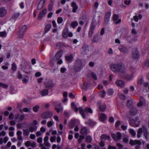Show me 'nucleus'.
<instances>
[{
  "label": "nucleus",
  "instance_id": "obj_1",
  "mask_svg": "<svg viewBox=\"0 0 149 149\" xmlns=\"http://www.w3.org/2000/svg\"><path fill=\"white\" fill-rule=\"evenodd\" d=\"M110 66L111 70L114 72H119L124 73L126 71L125 66L122 63L112 64Z\"/></svg>",
  "mask_w": 149,
  "mask_h": 149
},
{
  "label": "nucleus",
  "instance_id": "obj_2",
  "mask_svg": "<svg viewBox=\"0 0 149 149\" xmlns=\"http://www.w3.org/2000/svg\"><path fill=\"white\" fill-rule=\"evenodd\" d=\"M71 106L73 109H74L75 112L78 111L79 110V113L82 116V117L84 118H85V116L84 113V111L82 107H80L78 109L76 107L74 102L71 103Z\"/></svg>",
  "mask_w": 149,
  "mask_h": 149
},
{
  "label": "nucleus",
  "instance_id": "obj_3",
  "mask_svg": "<svg viewBox=\"0 0 149 149\" xmlns=\"http://www.w3.org/2000/svg\"><path fill=\"white\" fill-rule=\"evenodd\" d=\"M27 28V26L24 25L22 26L17 33L18 37L22 38H23L24 33L26 32Z\"/></svg>",
  "mask_w": 149,
  "mask_h": 149
},
{
  "label": "nucleus",
  "instance_id": "obj_4",
  "mask_svg": "<svg viewBox=\"0 0 149 149\" xmlns=\"http://www.w3.org/2000/svg\"><path fill=\"white\" fill-rule=\"evenodd\" d=\"M82 67V63L81 60L77 59L75 64L74 70L75 71L78 72L81 70Z\"/></svg>",
  "mask_w": 149,
  "mask_h": 149
},
{
  "label": "nucleus",
  "instance_id": "obj_5",
  "mask_svg": "<svg viewBox=\"0 0 149 149\" xmlns=\"http://www.w3.org/2000/svg\"><path fill=\"white\" fill-rule=\"evenodd\" d=\"M53 105L55 107V109L58 113H59L60 111H63V107L61 106L60 102L57 101H55L53 103Z\"/></svg>",
  "mask_w": 149,
  "mask_h": 149
},
{
  "label": "nucleus",
  "instance_id": "obj_6",
  "mask_svg": "<svg viewBox=\"0 0 149 149\" xmlns=\"http://www.w3.org/2000/svg\"><path fill=\"white\" fill-rule=\"evenodd\" d=\"M24 116L23 115L17 114L15 115L14 118L15 120L17 122H20L24 119Z\"/></svg>",
  "mask_w": 149,
  "mask_h": 149
},
{
  "label": "nucleus",
  "instance_id": "obj_7",
  "mask_svg": "<svg viewBox=\"0 0 149 149\" xmlns=\"http://www.w3.org/2000/svg\"><path fill=\"white\" fill-rule=\"evenodd\" d=\"M112 138L116 141H118L121 139L122 137L121 134L120 132H118L116 134H112Z\"/></svg>",
  "mask_w": 149,
  "mask_h": 149
},
{
  "label": "nucleus",
  "instance_id": "obj_8",
  "mask_svg": "<svg viewBox=\"0 0 149 149\" xmlns=\"http://www.w3.org/2000/svg\"><path fill=\"white\" fill-rule=\"evenodd\" d=\"M45 87L48 88H52L54 86V84L52 80H49L47 81L45 83Z\"/></svg>",
  "mask_w": 149,
  "mask_h": 149
},
{
  "label": "nucleus",
  "instance_id": "obj_9",
  "mask_svg": "<svg viewBox=\"0 0 149 149\" xmlns=\"http://www.w3.org/2000/svg\"><path fill=\"white\" fill-rule=\"evenodd\" d=\"M123 78L127 81H131L134 78V75L132 74H125L123 75Z\"/></svg>",
  "mask_w": 149,
  "mask_h": 149
},
{
  "label": "nucleus",
  "instance_id": "obj_10",
  "mask_svg": "<svg viewBox=\"0 0 149 149\" xmlns=\"http://www.w3.org/2000/svg\"><path fill=\"white\" fill-rule=\"evenodd\" d=\"M146 105V101L143 97H140L139 98V102L138 103L137 105L139 107L145 106Z\"/></svg>",
  "mask_w": 149,
  "mask_h": 149
},
{
  "label": "nucleus",
  "instance_id": "obj_11",
  "mask_svg": "<svg viewBox=\"0 0 149 149\" xmlns=\"http://www.w3.org/2000/svg\"><path fill=\"white\" fill-rule=\"evenodd\" d=\"M115 83L118 86L123 87L124 86L125 82L122 80H118L116 81Z\"/></svg>",
  "mask_w": 149,
  "mask_h": 149
},
{
  "label": "nucleus",
  "instance_id": "obj_12",
  "mask_svg": "<svg viewBox=\"0 0 149 149\" xmlns=\"http://www.w3.org/2000/svg\"><path fill=\"white\" fill-rule=\"evenodd\" d=\"M68 30L67 28H65L62 32V36L64 38H67L68 36Z\"/></svg>",
  "mask_w": 149,
  "mask_h": 149
},
{
  "label": "nucleus",
  "instance_id": "obj_13",
  "mask_svg": "<svg viewBox=\"0 0 149 149\" xmlns=\"http://www.w3.org/2000/svg\"><path fill=\"white\" fill-rule=\"evenodd\" d=\"M82 48L83 50V54L84 55H87L88 54L89 52L88 46L84 45L82 47Z\"/></svg>",
  "mask_w": 149,
  "mask_h": 149
},
{
  "label": "nucleus",
  "instance_id": "obj_14",
  "mask_svg": "<svg viewBox=\"0 0 149 149\" xmlns=\"http://www.w3.org/2000/svg\"><path fill=\"white\" fill-rule=\"evenodd\" d=\"M86 124L90 127H93L96 124V123L91 119H88L86 122Z\"/></svg>",
  "mask_w": 149,
  "mask_h": 149
},
{
  "label": "nucleus",
  "instance_id": "obj_15",
  "mask_svg": "<svg viewBox=\"0 0 149 149\" xmlns=\"http://www.w3.org/2000/svg\"><path fill=\"white\" fill-rule=\"evenodd\" d=\"M111 16V13L107 12L105 14L104 17V22L106 23H107L109 21Z\"/></svg>",
  "mask_w": 149,
  "mask_h": 149
},
{
  "label": "nucleus",
  "instance_id": "obj_16",
  "mask_svg": "<svg viewBox=\"0 0 149 149\" xmlns=\"http://www.w3.org/2000/svg\"><path fill=\"white\" fill-rule=\"evenodd\" d=\"M130 144L132 145H135L136 144H138L139 145L141 144V142L139 140H135L134 141L132 140H131L130 142Z\"/></svg>",
  "mask_w": 149,
  "mask_h": 149
},
{
  "label": "nucleus",
  "instance_id": "obj_17",
  "mask_svg": "<svg viewBox=\"0 0 149 149\" xmlns=\"http://www.w3.org/2000/svg\"><path fill=\"white\" fill-rule=\"evenodd\" d=\"M6 10L4 8H2L0 9V17H3L6 14Z\"/></svg>",
  "mask_w": 149,
  "mask_h": 149
},
{
  "label": "nucleus",
  "instance_id": "obj_18",
  "mask_svg": "<svg viewBox=\"0 0 149 149\" xmlns=\"http://www.w3.org/2000/svg\"><path fill=\"white\" fill-rule=\"evenodd\" d=\"M137 109L134 107L132 108L130 111V114L131 116H134L137 113Z\"/></svg>",
  "mask_w": 149,
  "mask_h": 149
},
{
  "label": "nucleus",
  "instance_id": "obj_19",
  "mask_svg": "<svg viewBox=\"0 0 149 149\" xmlns=\"http://www.w3.org/2000/svg\"><path fill=\"white\" fill-rule=\"evenodd\" d=\"M71 6L73 8L72 12L73 13H75L78 8V6L76 3L74 2H72L71 4Z\"/></svg>",
  "mask_w": 149,
  "mask_h": 149
},
{
  "label": "nucleus",
  "instance_id": "obj_20",
  "mask_svg": "<svg viewBox=\"0 0 149 149\" xmlns=\"http://www.w3.org/2000/svg\"><path fill=\"white\" fill-rule=\"evenodd\" d=\"M143 68L145 69L146 68H149V59L146 60L142 65Z\"/></svg>",
  "mask_w": 149,
  "mask_h": 149
},
{
  "label": "nucleus",
  "instance_id": "obj_21",
  "mask_svg": "<svg viewBox=\"0 0 149 149\" xmlns=\"http://www.w3.org/2000/svg\"><path fill=\"white\" fill-rule=\"evenodd\" d=\"M37 128V126L35 125H31L29 127V130L30 132H32L34 131H36Z\"/></svg>",
  "mask_w": 149,
  "mask_h": 149
},
{
  "label": "nucleus",
  "instance_id": "obj_22",
  "mask_svg": "<svg viewBox=\"0 0 149 149\" xmlns=\"http://www.w3.org/2000/svg\"><path fill=\"white\" fill-rule=\"evenodd\" d=\"M119 49L120 51L123 53H127L128 51L127 49L125 47L121 46L119 48Z\"/></svg>",
  "mask_w": 149,
  "mask_h": 149
},
{
  "label": "nucleus",
  "instance_id": "obj_23",
  "mask_svg": "<svg viewBox=\"0 0 149 149\" xmlns=\"http://www.w3.org/2000/svg\"><path fill=\"white\" fill-rule=\"evenodd\" d=\"M49 93L48 90L47 89H44L42 90L40 93L42 96H44L47 95Z\"/></svg>",
  "mask_w": 149,
  "mask_h": 149
},
{
  "label": "nucleus",
  "instance_id": "obj_24",
  "mask_svg": "<svg viewBox=\"0 0 149 149\" xmlns=\"http://www.w3.org/2000/svg\"><path fill=\"white\" fill-rule=\"evenodd\" d=\"M100 120L102 122H103L107 118V116L104 113H101L99 117Z\"/></svg>",
  "mask_w": 149,
  "mask_h": 149
},
{
  "label": "nucleus",
  "instance_id": "obj_25",
  "mask_svg": "<svg viewBox=\"0 0 149 149\" xmlns=\"http://www.w3.org/2000/svg\"><path fill=\"white\" fill-rule=\"evenodd\" d=\"M53 5V1L52 0H51L50 1L48 6V10L49 11H52V10Z\"/></svg>",
  "mask_w": 149,
  "mask_h": 149
},
{
  "label": "nucleus",
  "instance_id": "obj_26",
  "mask_svg": "<svg viewBox=\"0 0 149 149\" xmlns=\"http://www.w3.org/2000/svg\"><path fill=\"white\" fill-rule=\"evenodd\" d=\"M45 114L47 116H43V118L45 119H47L53 115V113L51 111H48L46 112Z\"/></svg>",
  "mask_w": 149,
  "mask_h": 149
},
{
  "label": "nucleus",
  "instance_id": "obj_27",
  "mask_svg": "<svg viewBox=\"0 0 149 149\" xmlns=\"http://www.w3.org/2000/svg\"><path fill=\"white\" fill-rule=\"evenodd\" d=\"M81 133L84 135H86L88 133V130L85 127H83L81 131Z\"/></svg>",
  "mask_w": 149,
  "mask_h": 149
},
{
  "label": "nucleus",
  "instance_id": "obj_28",
  "mask_svg": "<svg viewBox=\"0 0 149 149\" xmlns=\"http://www.w3.org/2000/svg\"><path fill=\"white\" fill-rule=\"evenodd\" d=\"M95 23V19L94 18L92 21V24L91 26V27H90V30L92 31H93V30H94L95 27V26L94 24Z\"/></svg>",
  "mask_w": 149,
  "mask_h": 149
},
{
  "label": "nucleus",
  "instance_id": "obj_29",
  "mask_svg": "<svg viewBox=\"0 0 149 149\" xmlns=\"http://www.w3.org/2000/svg\"><path fill=\"white\" fill-rule=\"evenodd\" d=\"M75 123V120L74 119L72 120L69 122V126L70 128H72L74 127Z\"/></svg>",
  "mask_w": 149,
  "mask_h": 149
},
{
  "label": "nucleus",
  "instance_id": "obj_30",
  "mask_svg": "<svg viewBox=\"0 0 149 149\" xmlns=\"http://www.w3.org/2000/svg\"><path fill=\"white\" fill-rule=\"evenodd\" d=\"M51 25L50 24H47L45 26V32L47 33L48 32L51 28Z\"/></svg>",
  "mask_w": 149,
  "mask_h": 149
},
{
  "label": "nucleus",
  "instance_id": "obj_31",
  "mask_svg": "<svg viewBox=\"0 0 149 149\" xmlns=\"http://www.w3.org/2000/svg\"><path fill=\"white\" fill-rule=\"evenodd\" d=\"M130 70L131 73V74H132L133 75L136 72V68L132 66L130 67Z\"/></svg>",
  "mask_w": 149,
  "mask_h": 149
},
{
  "label": "nucleus",
  "instance_id": "obj_32",
  "mask_svg": "<svg viewBox=\"0 0 149 149\" xmlns=\"http://www.w3.org/2000/svg\"><path fill=\"white\" fill-rule=\"evenodd\" d=\"M143 132V129L142 128L140 127L139 128L137 132V137L138 138H140Z\"/></svg>",
  "mask_w": 149,
  "mask_h": 149
},
{
  "label": "nucleus",
  "instance_id": "obj_33",
  "mask_svg": "<svg viewBox=\"0 0 149 149\" xmlns=\"http://www.w3.org/2000/svg\"><path fill=\"white\" fill-rule=\"evenodd\" d=\"M29 77L27 75H25L24 77H23L22 80L23 83L24 84H26L29 81Z\"/></svg>",
  "mask_w": 149,
  "mask_h": 149
},
{
  "label": "nucleus",
  "instance_id": "obj_34",
  "mask_svg": "<svg viewBox=\"0 0 149 149\" xmlns=\"http://www.w3.org/2000/svg\"><path fill=\"white\" fill-rule=\"evenodd\" d=\"M129 132L132 137H135L136 135V133L133 129H130L129 130Z\"/></svg>",
  "mask_w": 149,
  "mask_h": 149
},
{
  "label": "nucleus",
  "instance_id": "obj_35",
  "mask_svg": "<svg viewBox=\"0 0 149 149\" xmlns=\"http://www.w3.org/2000/svg\"><path fill=\"white\" fill-rule=\"evenodd\" d=\"M44 4L40 2L38 3L37 6V9L38 10H41L43 7Z\"/></svg>",
  "mask_w": 149,
  "mask_h": 149
},
{
  "label": "nucleus",
  "instance_id": "obj_36",
  "mask_svg": "<svg viewBox=\"0 0 149 149\" xmlns=\"http://www.w3.org/2000/svg\"><path fill=\"white\" fill-rule=\"evenodd\" d=\"M78 25V23L77 21H74L72 22L71 24V26L74 29H75Z\"/></svg>",
  "mask_w": 149,
  "mask_h": 149
},
{
  "label": "nucleus",
  "instance_id": "obj_37",
  "mask_svg": "<svg viewBox=\"0 0 149 149\" xmlns=\"http://www.w3.org/2000/svg\"><path fill=\"white\" fill-rule=\"evenodd\" d=\"M85 140L86 142L89 143L91 142L92 139L90 136H87L86 137Z\"/></svg>",
  "mask_w": 149,
  "mask_h": 149
},
{
  "label": "nucleus",
  "instance_id": "obj_38",
  "mask_svg": "<svg viewBox=\"0 0 149 149\" xmlns=\"http://www.w3.org/2000/svg\"><path fill=\"white\" fill-rule=\"evenodd\" d=\"M132 54L133 56H138L139 54V53L138 50L137 49H135L133 50L132 52Z\"/></svg>",
  "mask_w": 149,
  "mask_h": 149
},
{
  "label": "nucleus",
  "instance_id": "obj_39",
  "mask_svg": "<svg viewBox=\"0 0 149 149\" xmlns=\"http://www.w3.org/2000/svg\"><path fill=\"white\" fill-rule=\"evenodd\" d=\"M109 136H107L105 134H102L101 136V140H103L104 141L106 139H109Z\"/></svg>",
  "mask_w": 149,
  "mask_h": 149
},
{
  "label": "nucleus",
  "instance_id": "obj_40",
  "mask_svg": "<svg viewBox=\"0 0 149 149\" xmlns=\"http://www.w3.org/2000/svg\"><path fill=\"white\" fill-rule=\"evenodd\" d=\"M23 134L24 136H27L29 134L30 131L28 129L23 130Z\"/></svg>",
  "mask_w": 149,
  "mask_h": 149
},
{
  "label": "nucleus",
  "instance_id": "obj_41",
  "mask_svg": "<svg viewBox=\"0 0 149 149\" xmlns=\"http://www.w3.org/2000/svg\"><path fill=\"white\" fill-rule=\"evenodd\" d=\"M106 106L105 104H103L99 106V109L100 111H103L106 109Z\"/></svg>",
  "mask_w": 149,
  "mask_h": 149
},
{
  "label": "nucleus",
  "instance_id": "obj_42",
  "mask_svg": "<svg viewBox=\"0 0 149 149\" xmlns=\"http://www.w3.org/2000/svg\"><path fill=\"white\" fill-rule=\"evenodd\" d=\"M98 40V35L97 34L95 35L93 37V41L94 42H97Z\"/></svg>",
  "mask_w": 149,
  "mask_h": 149
},
{
  "label": "nucleus",
  "instance_id": "obj_43",
  "mask_svg": "<svg viewBox=\"0 0 149 149\" xmlns=\"http://www.w3.org/2000/svg\"><path fill=\"white\" fill-rule=\"evenodd\" d=\"M89 84L87 83H84L82 86V88L84 90L86 89L88 87Z\"/></svg>",
  "mask_w": 149,
  "mask_h": 149
},
{
  "label": "nucleus",
  "instance_id": "obj_44",
  "mask_svg": "<svg viewBox=\"0 0 149 149\" xmlns=\"http://www.w3.org/2000/svg\"><path fill=\"white\" fill-rule=\"evenodd\" d=\"M39 106L38 105L34 106L33 107V110L35 112H37L39 111Z\"/></svg>",
  "mask_w": 149,
  "mask_h": 149
},
{
  "label": "nucleus",
  "instance_id": "obj_45",
  "mask_svg": "<svg viewBox=\"0 0 149 149\" xmlns=\"http://www.w3.org/2000/svg\"><path fill=\"white\" fill-rule=\"evenodd\" d=\"M63 50H61L56 53L55 56H62L63 55Z\"/></svg>",
  "mask_w": 149,
  "mask_h": 149
},
{
  "label": "nucleus",
  "instance_id": "obj_46",
  "mask_svg": "<svg viewBox=\"0 0 149 149\" xmlns=\"http://www.w3.org/2000/svg\"><path fill=\"white\" fill-rule=\"evenodd\" d=\"M73 56H65V59L67 61L71 62L73 61Z\"/></svg>",
  "mask_w": 149,
  "mask_h": 149
},
{
  "label": "nucleus",
  "instance_id": "obj_47",
  "mask_svg": "<svg viewBox=\"0 0 149 149\" xmlns=\"http://www.w3.org/2000/svg\"><path fill=\"white\" fill-rule=\"evenodd\" d=\"M19 15L20 13H15L13 15L12 17L13 18L15 19L17 18Z\"/></svg>",
  "mask_w": 149,
  "mask_h": 149
},
{
  "label": "nucleus",
  "instance_id": "obj_48",
  "mask_svg": "<svg viewBox=\"0 0 149 149\" xmlns=\"http://www.w3.org/2000/svg\"><path fill=\"white\" fill-rule=\"evenodd\" d=\"M11 69L13 71H15L17 69V66L15 63H13L12 64Z\"/></svg>",
  "mask_w": 149,
  "mask_h": 149
},
{
  "label": "nucleus",
  "instance_id": "obj_49",
  "mask_svg": "<svg viewBox=\"0 0 149 149\" xmlns=\"http://www.w3.org/2000/svg\"><path fill=\"white\" fill-rule=\"evenodd\" d=\"M31 108H24L23 109V111L24 112L26 113L30 112L31 111Z\"/></svg>",
  "mask_w": 149,
  "mask_h": 149
},
{
  "label": "nucleus",
  "instance_id": "obj_50",
  "mask_svg": "<svg viewBox=\"0 0 149 149\" xmlns=\"http://www.w3.org/2000/svg\"><path fill=\"white\" fill-rule=\"evenodd\" d=\"M43 144H44V146L45 145L47 147H50L51 146V145L48 141H44V143Z\"/></svg>",
  "mask_w": 149,
  "mask_h": 149
},
{
  "label": "nucleus",
  "instance_id": "obj_51",
  "mask_svg": "<svg viewBox=\"0 0 149 149\" xmlns=\"http://www.w3.org/2000/svg\"><path fill=\"white\" fill-rule=\"evenodd\" d=\"M106 94V93L104 90H103L102 91H101L100 95L101 97H105Z\"/></svg>",
  "mask_w": 149,
  "mask_h": 149
},
{
  "label": "nucleus",
  "instance_id": "obj_52",
  "mask_svg": "<svg viewBox=\"0 0 149 149\" xmlns=\"http://www.w3.org/2000/svg\"><path fill=\"white\" fill-rule=\"evenodd\" d=\"M63 21V19L61 17H58L57 21V22L59 24H60L62 23Z\"/></svg>",
  "mask_w": 149,
  "mask_h": 149
},
{
  "label": "nucleus",
  "instance_id": "obj_53",
  "mask_svg": "<svg viewBox=\"0 0 149 149\" xmlns=\"http://www.w3.org/2000/svg\"><path fill=\"white\" fill-rule=\"evenodd\" d=\"M56 46L59 48H61L64 46V44L62 42L57 43L56 44Z\"/></svg>",
  "mask_w": 149,
  "mask_h": 149
},
{
  "label": "nucleus",
  "instance_id": "obj_54",
  "mask_svg": "<svg viewBox=\"0 0 149 149\" xmlns=\"http://www.w3.org/2000/svg\"><path fill=\"white\" fill-rule=\"evenodd\" d=\"M91 76L93 79L94 80H97V77L96 76V74L93 72L91 74Z\"/></svg>",
  "mask_w": 149,
  "mask_h": 149
},
{
  "label": "nucleus",
  "instance_id": "obj_55",
  "mask_svg": "<svg viewBox=\"0 0 149 149\" xmlns=\"http://www.w3.org/2000/svg\"><path fill=\"white\" fill-rule=\"evenodd\" d=\"M132 103V101L131 100H128L127 103V106L129 107L130 108L131 106V104Z\"/></svg>",
  "mask_w": 149,
  "mask_h": 149
},
{
  "label": "nucleus",
  "instance_id": "obj_56",
  "mask_svg": "<svg viewBox=\"0 0 149 149\" xmlns=\"http://www.w3.org/2000/svg\"><path fill=\"white\" fill-rule=\"evenodd\" d=\"M143 134L145 137L146 139H147L148 138V131L147 129H145V130L143 132Z\"/></svg>",
  "mask_w": 149,
  "mask_h": 149
},
{
  "label": "nucleus",
  "instance_id": "obj_57",
  "mask_svg": "<svg viewBox=\"0 0 149 149\" xmlns=\"http://www.w3.org/2000/svg\"><path fill=\"white\" fill-rule=\"evenodd\" d=\"M54 123V122L53 121H49L47 123V126L49 127H50Z\"/></svg>",
  "mask_w": 149,
  "mask_h": 149
},
{
  "label": "nucleus",
  "instance_id": "obj_58",
  "mask_svg": "<svg viewBox=\"0 0 149 149\" xmlns=\"http://www.w3.org/2000/svg\"><path fill=\"white\" fill-rule=\"evenodd\" d=\"M0 86H1L4 88H7L8 87L7 84L0 82Z\"/></svg>",
  "mask_w": 149,
  "mask_h": 149
},
{
  "label": "nucleus",
  "instance_id": "obj_59",
  "mask_svg": "<svg viewBox=\"0 0 149 149\" xmlns=\"http://www.w3.org/2000/svg\"><path fill=\"white\" fill-rule=\"evenodd\" d=\"M6 31H3L0 32V36L1 37H3L6 36Z\"/></svg>",
  "mask_w": 149,
  "mask_h": 149
},
{
  "label": "nucleus",
  "instance_id": "obj_60",
  "mask_svg": "<svg viewBox=\"0 0 149 149\" xmlns=\"http://www.w3.org/2000/svg\"><path fill=\"white\" fill-rule=\"evenodd\" d=\"M113 91L112 89H110L108 90L107 94L108 95H110L113 94Z\"/></svg>",
  "mask_w": 149,
  "mask_h": 149
},
{
  "label": "nucleus",
  "instance_id": "obj_61",
  "mask_svg": "<svg viewBox=\"0 0 149 149\" xmlns=\"http://www.w3.org/2000/svg\"><path fill=\"white\" fill-rule=\"evenodd\" d=\"M119 16L118 15L114 14L113 16V19L114 21H116L118 18Z\"/></svg>",
  "mask_w": 149,
  "mask_h": 149
},
{
  "label": "nucleus",
  "instance_id": "obj_62",
  "mask_svg": "<svg viewBox=\"0 0 149 149\" xmlns=\"http://www.w3.org/2000/svg\"><path fill=\"white\" fill-rule=\"evenodd\" d=\"M85 110L86 111H88L90 113H93V111L92 109L88 107H86L85 109Z\"/></svg>",
  "mask_w": 149,
  "mask_h": 149
},
{
  "label": "nucleus",
  "instance_id": "obj_63",
  "mask_svg": "<svg viewBox=\"0 0 149 149\" xmlns=\"http://www.w3.org/2000/svg\"><path fill=\"white\" fill-rule=\"evenodd\" d=\"M31 142L29 141H27L25 143V145L27 147H28L30 146Z\"/></svg>",
  "mask_w": 149,
  "mask_h": 149
},
{
  "label": "nucleus",
  "instance_id": "obj_64",
  "mask_svg": "<svg viewBox=\"0 0 149 149\" xmlns=\"http://www.w3.org/2000/svg\"><path fill=\"white\" fill-rule=\"evenodd\" d=\"M40 146L41 147V149H49V148H47L45 146H44V144L42 143L40 144Z\"/></svg>",
  "mask_w": 149,
  "mask_h": 149
}]
</instances>
